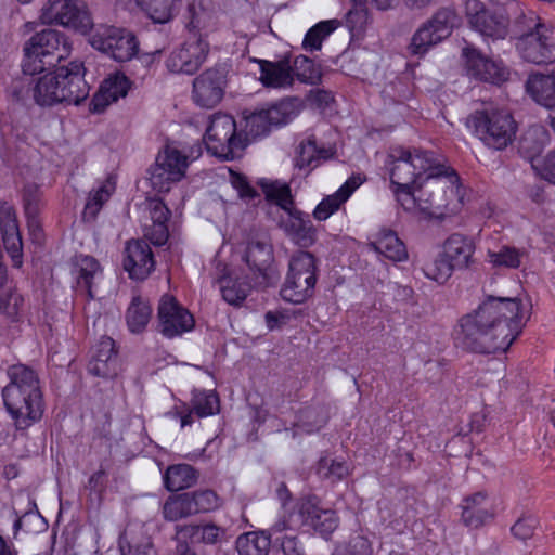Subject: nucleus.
Here are the masks:
<instances>
[{"label": "nucleus", "instance_id": "1", "mask_svg": "<svg viewBox=\"0 0 555 555\" xmlns=\"http://www.w3.org/2000/svg\"><path fill=\"white\" fill-rule=\"evenodd\" d=\"M520 332V301L491 297L460 319L456 340L475 353L505 352Z\"/></svg>", "mask_w": 555, "mask_h": 555}, {"label": "nucleus", "instance_id": "2", "mask_svg": "<svg viewBox=\"0 0 555 555\" xmlns=\"http://www.w3.org/2000/svg\"><path fill=\"white\" fill-rule=\"evenodd\" d=\"M448 171L449 168L439 163L412 193H402L399 204L402 209L420 220H442L456 214L462 205L459 177Z\"/></svg>", "mask_w": 555, "mask_h": 555}, {"label": "nucleus", "instance_id": "3", "mask_svg": "<svg viewBox=\"0 0 555 555\" xmlns=\"http://www.w3.org/2000/svg\"><path fill=\"white\" fill-rule=\"evenodd\" d=\"M388 158L390 180L396 186L393 192L399 204L401 194L412 193L420 183L417 180L433 172L440 163L431 152L402 146L392 149Z\"/></svg>", "mask_w": 555, "mask_h": 555}, {"label": "nucleus", "instance_id": "4", "mask_svg": "<svg viewBox=\"0 0 555 555\" xmlns=\"http://www.w3.org/2000/svg\"><path fill=\"white\" fill-rule=\"evenodd\" d=\"M466 126L489 149L502 151L513 143L517 124L505 108L483 104L466 119Z\"/></svg>", "mask_w": 555, "mask_h": 555}, {"label": "nucleus", "instance_id": "5", "mask_svg": "<svg viewBox=\"0 0 555 555\" xmlns=\"http://www.w3.org/2000/svg\"><path fill=\"white\" fill-rule=\"evenodd\" d=\"M23 73L34 76L54 67L70 53V44L64 34L44 29L33 35L24 46Z\"/></svg>", "mask_w": 555, "mask_h": 555}, {"label": "nucleus", "instance_id": "6", "mask_svg": "<svg viewBox=\"0 0 555 555\" xmlns=\"http://www.w3.org/2000/svg\"><path fill=\"white\" fill-rule=\"evenodd\" d=\"M476 250L472 237L462 233L450 234L442 243L441 251L427 262L423 272L425 276L439 284H444L455 270H465L474 263Z\"/></svg>", "mask_w": 555, "mask_h": 555}, {"label": "nucleus", "instance_id": "7", "mask_svg": "<svg viewBox=\"0 0 555 555\" xmlns=\"http://www.w3.org/2000/svg\"><path fill=\"white\" fill-rule=\"evenodd\" d=\"M317 283L315 258L308 251L294 254L288 262V272L281 288V297L298 305L313 295Z\"/></svg>", "mask_w": 555, "mask_h": 555}, {"label": "nucleus", "instance_id": "8", "mask_svg": "<svg viewBox=\"0 0 555 555\" xmlns=\"http://www.w3.org/2000/svg\"><path fill=\"white\" fill-rule=\"evenodd\" d=\"M529 30L516 39V50L520 57L537 65L555 62V28L532 18Z\"/></svg>", "mask_w": 555, "mask_h": 555}, {"label": "nucleus", "instance_id": "9", "mask_svg": "<svg viewBox=\"0 0 555 555\" xmlns=\"http://www.w3.org/2000/svg\"><path fill=\"white\" fill-rule=\"evenodd\" d=\"M204 141L211 155L225 160L236 158L245 147L244 141L236 133L234 118L222 113L211 117Z\"/></svg>", "mask_w": 555, "mask_h": 555}, {"label": "nucleus", "instance_id": "10", "mask_svg": "<svg viewBox=\"0 0 555 555\" xmlns=\"http://www.w3.org/2000/svg\"><path fill=\"white\" fill-rule=\"evenodd\" d=\"M461 23V17L453 8H440L413 35L409 52L413 55H424L427 51L447 39Z\"/></svg>", "mask_w": 555, "mask_h": 555}, {"label": "nucleus", "instance_id": "11", "mask_svg": "<svg viewBox=\"0 0 555 555\" xmlns=\"http://www.w3.org/2000/svg\"><path fill=\"white\" fill-rule=\"evenodd\" d=\"M40 21L47 25H60L81 33L92 26V18L83 0H48L40 12Z\"/></svg>", "mask_w": 555, "mask_h": 555}, {"label": "nucleus", "instance_id": "12", "mask_svg": "<svg viewBox=\"0 0 555 555\" xmlns=\"http://www.w3.org/2000/svg\"><path fill=\"white\" fill-rule=\"evenodd\" d=\"M90 44L118 62L131 60L138 52L139 43L133 34L114 26H99L89 38Z\"/></svg>", "mask_w": 555, "mask_h": 555}, {"label": "nucleus", "instance_id": "13", "mask_svg": "<svg viewBox=\"0 0 555 555\" xmlns=\"http://www.w3.org/2000/svg\"><path fill=\"white\" fill-rule=\"evenodd\" d=\"M3 404L17 428H27L41 418L43 413L42 391L2 389Z\"/></svg>", "mask_w": 555, "mask_h": 555}, {"label": "nucleus", "instance_id": "14", "mask_svg": "<svg viewBox=\"0 0 555 555\" xmlns=\"http://www.w3.org/2000/svg\"><path fill=\"white\" fill-rule=\"evenodd\" d=\"M188 156L178 149L167 145L156 157L151 171V184L157 192H168L173 183L185 176Z\"/></svg>", "mask_w": 555, "mask_h": 555}, {"label": "nucleus", "instance_id": "15", "mask_svg": "<svg viewBox=\"0 0 555 555\" xmlns=\"http://www.w3.org/2000/svg\"><path fill=\"white\" fill-rule=\"evenodd\" d=\"M227 85V68L222 65L210 67L194 78L192 100L199 107L214 108L223 99Z\"/></svg>", "mask_w": 555, "mask_h": 555}, {"label": "nucleus", "instance_id": "16", "mask_svg": "<svg viewBox=\"0 0 555 555\" xmlns=\"http://www.w3.org/2000/svg\"><path fill=\"white\" fill-rule=\"evenodd\" d=\"M158 331L167 338H175L194 328L195 320L173 296L165 294L157 308Z\"/></svg>", "mask_w": 555, "mask_h": 555}, {"label": "nucleus", "instance_id": "17", "mask_svg": "<svg viewBox=\"0 0 555 555\" xmlns=\"http://www.w3.org/2000/svg\"><path fill=\"white\" fill-rule=\"evenodd\" d=\"M83 64L70 62L67 66H61L51 73L53 82L57 88L60 103L78 105L89 94V85L86 82Z\"/></svg>", "mask_w": 555, "mask_h": 555}, {"label": "nucleus", "instance_id": "18", "mask_svg": "<svg viewBox=\"0 0 555 555\" xmlns=\"http://www.w3.org/2000/svg\"><path fill=\"white\" fill-rule=\"evenodd\" d=\"M208 52L209 47L206 41L193 38L170 52L166 60V67L173 74L193 75L204 64Z\"/></svg>", "mask_w": 555, "mask_h": 555}, {"label": "nucleus", "instance_id": "19", "mask_svg": "<svg viewBox=\"0 0 555 555\" xmlns=\"http://www.w3.org/2000/svg\"><path fill=\"white\" fill-rule=\"evenodd\" d=\"M463 55L466 60V70L473 78L501 85L508 80L509 69L501 62L487 57L474 47H465Z\"/></svg>", "mask_w": 555, "mask_h": 555}, {"label": "nucleus", "instance_id": "20", "mask_svg": "<svg viewBox=\"0 0 555 555\" xmlns=\"http://www.w3.org/2000/svg\"><path fill=\"white\" fill-rule=\"evenodd\" d=\"M294 516L298 517L300 525L313 528L315 532L326 540L337 529L339 524L335 511L323 509L310 499L297 502L296 512L291 515V520H293Z\"/></svg>", "mask_w": 555, "mask_h": 555}, {"label": "nucleus", "instance_id": "21", "mask_svg": "<svg viewBox=\"0 0 555 555\" xmlns=\"http://www.w3.org/2000/svg\"><path fill=\"white\" fill-rule=\"evenodd\" d=\"M245 261L254 272L256 283L261 286H270L279 281V273L271 264V247L261 242H250L246 248Z\"/></svg>", "mask_w": 555, "mask_h": 555}, {"label": "nucleus", "instance_id": "22", "mask_svg": "<svg viewBox=\"0 0 555 555\" xmlns=\"http://www.w3.org/2000/svg\"><path fill=\"white\" fill-rule=\"evenodd\" d=\"M155 260L150 245L142 240L130 241L125 248L124 269L133 280L143 281L154 270Z\"/></svg>", "mask_w": 555, "mask_h": 555}, {"label": "nucleus", "instance_id": "23", "mask_svg": "<svg viewBox=\"0 0 555 555\" xmlns=\"http://www.w3.org/2000/svg\"><path fill=\"white\" fill-rule=\"evenodd\" d=\"M31 94L34 101L40 106H51L60 103L57 96V88L53 82L51 73L35 79L25 78L17 81L13 90V95L18 100H25Z\"/></svg>", "mask_w": 555, "mask_h": 555}, {"label": "nucleus", "instance_id": "24", "mask_svg": "<svg viewBox=\"0 0 555 555\" xmlns=\"http://www.w3.org/2000/svg\"><path fill=\"white\" fill-rule=\"evenodd\" d=\"M467 15L472 28L478 31L485 40L495 41L507 36L506 21L486 10L479 3H475L473 9L469 8Z\"/></svg>", "mask_w": 555, "mask_h": 555}, {"label": "nucleus", "instance_id": "25", "mask_svg": "<svg viewBox=\"0 0 555 555\" xmlns=\"http://www.w3.org/2000/svg\"><path fill=\"white\" fill-rule=\"evenodd\" d=\"M130 81L122 73L111 74L105 78L90 102V112L103 113L105 108L129 91Z\"/></svg>", "mask_w": 555, "mask_h": 555}, {"label": "nucleus", "instance_id": "26", "mask_svg": "<svg viewBox=\"0 0 555 555\" xmlns=\"http://www.w3.org/2000/svg\"><path fill=\"white\" fill-rule=\"evenodd\" d=\"M87 370L91 375L102 378H112L117 375L118 357L115 341L111 337H103L94 347Z\"/></svg>", "mask_w": 555, "mask_h": 555}, {"label": "nucleus", "instance_id": "27", "mask_svg": "<svg viewBox=\"0 0 555 555\" xmlns=\"http://www.w3.org/2000/svg\"><path fill=\"white\" fill-rule=\"evenodd\" d=\"M259 65V81L264 88L288 89L295 81L294 69L289 61L284 59L276 62L253 59Z\"/></svg>", "mask_w": 555, "mask_h": 555}, {"label": "nucleus", "instance_id": "28", "mask_svg": "<svg viewBox=\"0 0 555 555\" xmlns=\"http://www.w3.org/2000/svg\"><path fill=\"white\" fill-rule=\"evenodd\" d=\"M360 175L351 176L334 194L326 196L315 207L313 216L317 220L323 221L337 211L347 202L350 195L363 183Z\"/></svg>", "mask_w": 555, "mask_h": 555}, {"label": "nucleus", "instance_id": "29", "mask_svg": "<svg viewBox=\"0 0 555 555\" xmlns=\"http://www.w3.org/2000/svg\"><path fill=\"white\" fill-rule=\"evenodd\" d=\"M462 520L467 527L479 528L492 518L491 503L485 492H477L463 500Z\"/></svg>", "mask_w": 555, "mask_h": 555}, {"label": "nucleus", "instance_id": "30", "mask_svg": "<svg viewBox=\"0 0 555 555\" xmlns=\"http://www.w3.org/2000/svg\"><path fill=\"white\" fill-rule=\"evenodd\" d=\"M334 155V147L318 146L317 140L313 137H310L299 144L295 164L299 169H307L308 171H311L319 167L323 162L333 158Z\"/></svg>", "mask_w": 555, "mask_h": 555}, {"label": "nucleus", "instance_id": "31", "mask_svg": "<svg viewBox=\"0 0 555 555\" xmlns=\"http://www.w3.org/2000/svg\"><path fill=\"white\" fill-rule=\"evenodd\" d=\"M287 214V220L282 222L286 234L301 247L312 245L315 240V230L309 217H305L302 212L296 209Z\"/></svg>", "mask_w": 555, "mask_h": 555}, {"label": "nucleus", "instance_id": "32", "mask_svg": "<svg viewBox=\"0 0 555 555\" xmlns=\"http://www.w3.org/2000/svg\"><path fill=\"white\" fill-rule=\"evenodd\" d=\"M526 89L537 103L555 108V75H530Z\"/></svg>", "mask_w": 555, "mask_h": 555}, {"label": "nucleus", "instance_id": "33", "mask_svg": "<svg viewBox=\"0 0 555 555\" xmlns=\"http://www.w3.org/2000/svg\"><path fill=\"white\" fill-rule=\"evenodd\" d=\"M369 246L392 261H404L408 258L405 245L392 230H382Z\"/></svg>", "mask_w": 555, "mask_h": 555}, {"label": "nucleus", "instance_id": "34", "mask_svg": "<svg viewBox=\"0 0 555 555\" xmlns=\"http://www.w3.org/2000/svg\"><path fill=\"white\" fill-rule=\"evenodd\" d=\"M176 532L188 541L210 545L221 542L225 534V530L215 524L177 526Z\"/></svg>", "mask_w": 555, "mask_h": 555}, {"label": "nucleus", "instance_id": "35", "mask_svg": "<svg viewBox=\"0 0 555 555\" xmlns=\"http://www.w3.org/2000/svg\"><path fill=\"white\" fill-rule=\"evenodd\" d=\"M7 377L9 383L3 389H23L29 392L41 390L40 380L37 372L22 363L9 365L7 369Z\"/></svg>", "mask_w": 555, "mask_h": 555}, {"label": "nucleus", "instance_id": "36", "mask_svg": "<svg viewBox=\"0 0 555 555\" xmlns=\"http://www.w3.org/2000/svg\"><path fill=\"white\" fill-rule=\"evenodd\" d=\"M73 273L76 276L77 285L87 292L89 298H93V280L101 273L96 259L91 256H77Z\"/></svg>", "mask_w": 555, "mask_h": 555}, {"label": "nucleus", "instance_id": "37", "mask_svg": "<svg viewBox=\"0 0 555 555\" xmlns=\"http://www.w3.org/2000/svg\"><path fill=\"white\" fill-rule=\"evenodd\" d=\"M238 555H268L271 546V535L266 531L245 532L236 539Z\"/></svg>", "mask_w": 555, "mask_h": 555}, {"label": "nucleus", "instance_id": "38", "mask_svg": "<svg viewBox=\"0 0 555 555\" xmlns=\"http://www.w3.org/2000/svg\"><path fill=\"white\" fill-rule=\"evenodd\" d=\"M196 480L197 473L189 464L171 465L164 475V483L169 491H180L190 488Z\"/></svg>", "mask_w": 555, "mask_h": 555}, {"label": "nucleus", "instance_id": "39", "mask_svg": "<svg viewBox=\"0 0 555 555\" xmlns=\"http://www.w3.org/2000/svg\"><path fill=\"white\" fill-rule=\"evenodd\" d=\"M299 101L296 98H287L261 109L266 118H269L271 126L281 127L292 121L299 113Z\"/></svg>", "mask_w": 555, "mask_h": 555}, {"label": "nucleus", "instance_id": "40", "mask_svg": "<svg viewBox=\"0 0 555 555\" xmlns=\"http://www.w3.org/2000/svg\"><path fill=\"white\" fill-rule=\"evenodd\" d=\"M116 181L113 177H108L96 190L89 193L83 209V219L92 221L96 218L103 205L109 199L115 192Z\"/></svg>", "mask_w": 555, "mask_h": 555}, {"label": "nucleus", "instance_id": "41", "mask_svg": "<svg viewBox=\"0 0 555 555\" xmlns=\"http://www.w3.org/2000/svg\"><path fill=\"white\" fill-rule=\"evenodd\" d=\"M195 515L189 492L169 496L163 505V516L168 521H177Z\"/></svg>", "mask_w": 555, "mask_h": 555}, {"label": "nucleus", "instance_id": "42", "mask_svg": "<svg viewBox=\"0 0 555 555\" xmlns=\"http://www.w3.org/2000/svg\"><path fill=\"white\" fill-rule=\"evenodd\" d=\"M152 315V308L147 300L140 296L132 298L127 310V324L132 333L142 332L147 325Z\"/></svg>", "mask_w": 555, "mask_h": 555}, {"label": "nucleus", "instance_id": "43", "mask_svg": "<svg viewBox=\"0 0 555 555\" xmlns=\"http://www.w3.org/2000/svg\"><path fill=\"white\" fill-rule=\"evenodd\" d=\"M260 186L269 202L275 203L286 212L293 210L294 201L288 184L279 181H261Z\"/></svg>", "mask_w": 555, "mask_h": 555}, {"label": "nucleus", "instance_id": "44", "mask_svg": "<svg viewBox=\"0 0 555 555\" xmlns=\"http://www.w3.org/2000/svg\"><path fill=\"white\" fill-rule=\"evenodd\" d=\"M178 0H138V4L154 23L165 24L172 20Z\"/></svg>", "mask_w": 555, "mask_h": 555}, {"label": "nucleus", "instance_id": "45", "mask_svg": "<svg viewBox=\"0 0 555 555\" xmlns=\"http://www.w3.org/2000/svg\"><path fill=\"white\" fill-rule=\"evenodd\" d=\"M340 22L337 20L322 21L311 27L302 41V48L307 51L320 50L323 40L338 28Z\"/></svg>", "mask_w": 555, "mask_h": 555}, {"label": "nucleus", "instance_id": "46", "mask_svg": "<svg viewBox=\"0 0 555 555\" xmlns=\"http://www.w3.org/2000/svg\"><path fill=\"white\" fill-rule=\"evenodd\" d=\"M219 285L222 298L233 306L242 304L250 291V285L248 283L231 276L221 278L219 280Z\"/></svg>", "mask_w": 555, "mask_h": 555}, {"label": "nucleus", "instance_id": "47", "mask_svg": "<svg viewBox=\"0 0 555 555\" xmlns=\"http://www.w3.org/2000/svg\"><path fill=\"white\" fill-rule=\"evenodd\" d=\"M526 256L525 249H518L512 246H503L498 251H489L490 263L494 267H505L517 269L521 264V259Z\"/></svg>", "mask_w": 555, "mask_h": 555}, {"label": "nucleus", "instance_id": "48", "mask_svg": "<svg viewBox=\"0 0 555 555\" xmlns=\"http://www.w3.org/2000/svg\"><path fill=\"white\" fill-rule=\"evenodd\" d=\"M195 514L208 513L220 506L218 494L209 489L189 492Z\"/></svg>", "mask_w": 555, "mask_h": 555}, {"label": "nucleus", "instance_id": "49", "mask_svg": "<svg viewBox=\"0 0 555 555\" xmlns=\"http://www.w3.org/2000/svg\"><path fill=\"white\" fill-rule=\"evenodd\" d=\"M193 411L199 416L205 417L219 411L218 396L212 391H202L194 395L192 400Z\"/></svg>", "mask_w": 555, "mask_h": 555}, {"label": "nucleus", "instance_id": "50", "mask_svg": "<svg viewBox=\"0 0 555 555\" xmlns=\"http://www.w3.org/2000/svg\"><path fill=\"white\" fill-rule=\"evenodd\" d=\"M345 24L352 39L360 38L369 24V10H349L345 17Z\"/></svg>", "mask_w": 555, "mask_h": 555}, {"label": "nucleus", "instance_id": "51", "mask_svg": "<svg viewBox=\"0 0 555 555\" xmlns=\"http://www.w3.org/2000/svg\"><path fill=\"white\" fill-rule=\"evenodd\" d=\"M1 233L3 245L12 258L13 266L20 268L22 266L23 243L18 229L2 231Z\"/></svg>", "mask_w": 555, "mask_h": 555}, {"label": "nucleus", "instance_id": "52", "mask_svg": "<svg viewBox=\"0 0 555 555\" xmlns=\"http://www.w3.org/2000/svg\"><path fill=\"white\" fill-rule=\"evenodd\" d=\"M294 66L296 70L294 74L301 82L313 85L319 80L320 74L309 57L305 55L297 56Z\"/></svg>", "mask_w": 555, "mask_h": 555}, {"label": "nucleus", "instance_id": "53", "mask_svg": "<svg viewBox=\"0 0 555 555\" xmlns=\"http://www.w3.org/2000/svg\"><path fill=\"white\" fill-rule=\"evenodd\" d=\"M545 137L546 131L542 127L531 128L520 141L521 149L530 155L538 154L543 146Z\"/></svg>", "mask_w": 555, "mask_h": 555}, {"label": "nucleus", "instance_id": "54", "mask_svg": "<svg viewBox=\"0 0 555 555\" xmlns=\"http://www.w3.org/2000/svg\"><path fill=\"white\" fill-rule=\"evenodd\" d=\"M318 474L333 481L340 480L348 475V466L344 462L322 459L318 465Z\"/></svg>", "mask_w": 555, "mask_h": 555}, {"label": "nucleus", "instance_id": "55", "mask_svg": "<svg viewBox=\"0 0 555 555\" xmlns=\"http://www.w3.org/2000/svg\"><path fill=\"white\" fill-rule=\"evenodd\" d=\"M230 182L237 191L238 197L245 202H250L260 196L257 190L250 185L247 178L238 172L230 170Z\"/></svg>", "mask_w": 555, "mask_h": 555}, {"label": "nucleus", "instance_id": "56", "mask_svg": "<svg viewBox=\"0 0 555 555\" xmlns=\"http://www.w3.org/2000/svg\"><path fill=\"white\" fill-rule=\"evenodd\" d=\"M247 133L256 138H261L270 133L272 126L269 118H266L261 111L251 114L246 119Z\"/></svg>", "mask_w": 555, "mask_h": 555}, {"label": "nucleus", "instance_id": "57", "mask_svg": "<svg viewBox=\"0 0 555 555\" xmlns=\"http://www.w3.org/2000/svg\"><path fill=\"white\" fill-rule=\"evenodd\" d=\"M23 201L26 216H39L41 196L39 188L36 184H28L24 188Z\"/></svg>", "mask_w": 555, "mask_h": 555}, {"label": "nucleus", "instance_id": "58", "mask_svg": "<svg viewBox=\"0 0 555 555\" xmlns=\"http://www.w3.org/2000/svg\"><path fill=\"white\" fill-rule=\"evenodd\" d=\"M326 423L324 415H319L315 409L309 408L300 412L299 427L307 433L319 430Z\"/></svg>", "mask_w": 555, "mask_h": 555}, {"label": "nucleus", "instance_id": "59", "mask_svg": "<svg viewBox=\"0 0 555 555\" xmlns=\"http://www.w3.org/2000/svg\"><path fill=\"white\" fill-rule=\"evenodd\" d=\"M532 167L545 180L555 183V152H550L543 158H532Z\"/></svg>", "mask_w": 555, "mask_h": 555}, {"label": "nucleus", "instance_id": "60", "mask_svg": "<svg viewBox=\"0 0 555 555\" xmlns=\"http://www.w3.org/2000/svg\"><path fill=\"white\" fill-rule=\"evenodd\" d=\"M121 555H157L152 541L147 538L138 542H129L127 545L120 541Z\"/></svg>", "mask_w": 555, "mask_h": 555}, {"label": "nucleus", "instance_id": "61", "mask_svg": "<svg viewBox=\"0 0 555 555\" xmlns=\"http://www.w3.org/2000/svg\"><path fill=\"white\" fill-rule=\"evenodd\" d=\"M144 237L156 246L164 245L169 237L167 223L152 222L151 225L146 224L144 228Z\"/></svg>", "mask_w": 555, "mask_h": 555}, {"label": "nucleus", "instance_id": "62", "mask_svg": "<svg viewBox=\"0 0 555 555\" xmlns=\"http://www.w3.org/2000/svg\"><path fill=\"white\" fill-rule=\"evenodd\" d=\"M537 526L538 520L533 516L522 517L512 527V532L516 538L527 540L533 535Z\"/></svg>", "mask_w": 555, "mask_h": 555}, {"label": "nucleus", "instance_id": "63", "mask_svg": "<svg viewBox=\"0 0 555 555\" xmlns=\"http://www.w3.org/2000/svg\"><path fill=\"white\" fill-rule=\"evenodd\" d=\"M149 214L153 223H167L171 215L169 208L164 204L162 199H150Z\"/></svg>", "mask_w": 555, "mask_h": 555}, {"label": "nucleus", "instance_id": "64", "mask_svg": "<svg viewBox=\"0 0 555 555\" xmlns=\"http://www.w3.org/2000/svg\"><path fill=\"white\" fill-rule=\"evenodd\" d=\"M23 304V298L17 293H10L0 299L1 310L10 318L17 315Z\"/></svg>", "mask_w": 555, "mask_h": 555}]
</instances>
